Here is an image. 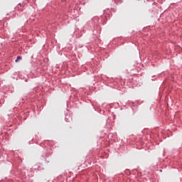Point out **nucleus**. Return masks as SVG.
<instances>
[{"label":"nucleus","instance_id":"nucleus-1","mask_svg":"<svg viewBox=\"0 0 182 182\" xmlns=\"http://www.w3.org/2000/svg\"><path fill=\"white\" fill-rule=\"evenodd\" d=\"M21 59H22V57L18 56L16 60V62H19V60H21Z\"/></svg>","mask_w":182,"mask_h":182}]
</instances>
